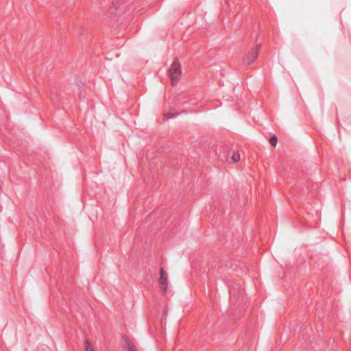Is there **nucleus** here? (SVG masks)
Returning a JSON list of instances; mask_svg holds the SVG:
<instances>
[{"instance_id": "obj_1", "label": "nucleus", "mask_w": 351, "mask_h": 351, "mask_svg": "<svg viewBox=\"0 0 351 351\" xmlns=\"http://www.w3.org/2000/svg\"><path fill=\"white\" fill-rule=\"evenodd\" d=\"M169 72L171 84L172 85H174L178 82L182 73L181 65L177 60H174L171 64Z\"/></svg>"}, {"instance_id": "obj_2", "label": "nucleus", "mask_w": 351, "mask_h": 351, "mask_svg": "<svg viewBox=\"0 0 351 351\" xmlns=\"http://www.w3.org/2000/svg\"><path fill=\"white\" fill-rule=\"evenodd\" d=\"M258 56V49L257 47L253 48L245 58V61L247 65L253 63Z\"/></svg>"}, {"instance_id": "obj_3", "label": "nucleus", "mask_w": 351, "mask_h": 351, "mask_svg": "<svg viewBox=\"0 0 351 351\" xmlns=\"http://www.w3.org/2000/svg\"><path fill=\"white\" fill-rule=\"evenodd\" d=\"M159 281L162 286L163 291L165 292L168 287V278L167 274L166 273L163 268H161L160 270Z\"/></svg>"}, {"instance_id": "obj_4", "label": "nucleus", "mask_w": 351, "mask_h": 351, "mask_svg": "<svg viewBox=\"0 0 351 351\" xmlns=\"http://www.w3.org/2000/svg\"><path fill=\"white\" fill-rule=\"evenodd\" d=\"M123 351H138L134 344L129 339H125L123 345Z\"/></svg>"}, {"instance_id": "obj_5", "label": "nucleus", "mask_w": 351, "mask_h": 351, "mask_svg": "<svg viewBox=\"0 0 351 351\" xmlns=\"http://www.w3.org/2000/svg\"><path fill=\"white\" fill-rule=\"evenodd\" d=\"M84 349L85 351H96L92 343L88 339L84 340Z\"/></svg>"}, {"instance_id": "obj_6", "label": "nucleus", "mask_w": 351, "mask_h": 351, "mask_svg": "<svg viewBox=\"0 0 351 351\" xmlns=\"http://www.w3.org/2000/svg\"><path fill=\"white\" fill-rule=\"evenodd\" d=\"M269 142L270 143L273 145V146H276V144H277V138L276 136H272L270 140H269Z\"/></svg>"}, {"instance_id": "obj_7", "label": "nucleus", "mask_w": 351, "mask_h": 351, "mask_svg": "<svg viewBox=\"0 0 351 351\" xmlns=\"http://www.w3.org/2000/svg\"><path fill=\"white\" fill-rule=\"evenodd\" d=\"M240 159V156L239 154H233V156H232V160L234 162L239 161Z\"/></svg>"}, {"instance_id": "obj_8", "label": "nucleus", "mask_w": 351, "mask_h": 351, "mask_svg": "<svg viewBox=\"0 0 351 351\" xmlns=\"http://www.w3.org/2000/svg\"><path fill=\"white\" fill-rule=\"evenodd\" d=\"M165 116L167 118V119H170L173 117H174V114H171V113H169V114H165Z\"/></svg>"}]
</instances>
